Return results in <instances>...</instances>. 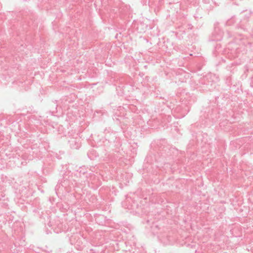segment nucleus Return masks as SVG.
I'll return each instance as SVG.
<instances>
[{"label":"nucleus","mask_w":253,"mask_h":253,"mask_svg":"<svg viewBox=\"0 0 253 253\" xmlns=\"http://www.w3.org/2000/svg\"><path fill=\"white\" fill-rule=\"evenodd\" d=\"M76 136L78 135L76 134ZM68 143L70 147L72 149H79L80 147V139L76 136V137H70L68 140Z\"/></svg>","instance_id":"f257e3e1"},{"label":"nucleus","mask_w":253,"mask_h":253,"mask_svg":"<svg viewBox=\"0 0 253 253\" xmlns=\"http://www.w3.org/2000/svg\"><path fill=\"white\" fill-rule=\"evenodd\" d=\"M222 39V35L221 34L218 36V37L215 38V40L217 41H220Z\"/></svg>","instance_id":"f03ea898"},{"label":"nucleus","mask_w":253,"mask_h":253,"mask_svg":"<svg viewBox=\"0 0 253 253\" xmlns=\"http://www.w3.org/2000/svg\"><path fill=\"white\" fill-rule=\"evenodd\" d=\"M129 200H130V198L129 197H127L126 199V202H129Z\"/></svg>","instance_id":"7ed1b4c3"},{"label":"nucleus","mask_w":253,"mask_h":253,"mask_svg":"<svg viewBox=\"0 0 253 253\" xmlns=\"http://www.w3.org/2000/svg\"><path fill=\"white\" fill-rule=\"evenodd\" d=\"M133 207V205H131V206H130V207H129V206H128V207H127V209H130V208H132V207Z\"/></svg>","instance_id":"39448f33"},{"label":"nucleus","mask_w":253,"mask_h":253,"mask_svg":"<svg viewBox=\"0 0 253 253\" xmlns=\"http://www.w3.org/2000/svg\"><path fill=\"white\" fill-rule=\"evenodd\" d=\"M227 24L230 25L231 24L230 21H228L227 22Z\"/></svg>","instance_id":"20e7f679"}]
</instances>
